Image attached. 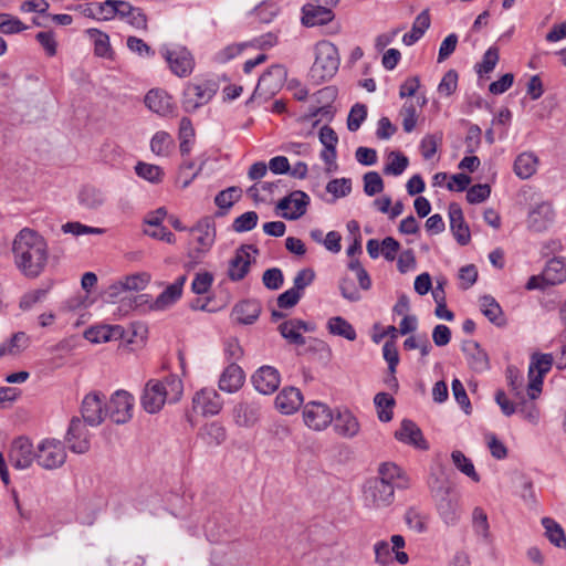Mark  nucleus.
Here are the masks:
<instances>
[{
  "instance_id": "nucleus-40",
  "label": "nucleus",
  "mask_w": 566,
  "mask_h": 566,
  "mask_svg": "<svg viewBox=\"0 0 566 566\" xmlns=\"http://www.w3.org/2000/svg\"><path fill=\"white\" fill-rule=\"evenodd\" d=\"M150 282V275L146 272L127 275L124 280L112 286L115 291H143Z\"/></svg>"
},
{
  "instance_id": "nucleus-10",
  "label": "nucleus",
  "mask_w": 566,
  "mask_h": 566,
  "mask_svg": "<svg viewBox=\"0 0 566 566\" xmlns=\"http://www.w3.org/2000/svg\"><path fill=\"white\" fill-rule=\"evenodd\" d=\"M84 423L91 427L99 426L106 418L105 395L101 391H91L84 396L81 405Z\"/></svg>"
},
{
  "instance_id": "nucleus-25",
  "label": "nucleus",
  "mask_w": 566,
  "mask_h": 566,
  "mask_svg": "<svg viewBox=\"0 0 566 566\" xmlns=\"http://www.w3.org/2000/svg\"><path fill=\"white\" fill-rule=\"evenodd\" d=\"M461 349L465 356L469 367L475 373H482L490 366L488 354L481 348L480 344L472 339L462 342Z\"/></svg>"
},
{
  "instance_id": "nucleus-22",
  "label": "nucleus",
  "mask_w": 566,
  "mask_h": 566,
  "mask_svg": "<svg viewBox=\"0 0 566 566\" xmlns=\"http://www.w3.org/2000/svg\"><path fill=\"white\" fill-rule=\"evenodd\" d=\"M244 560V552L239 543H230L216 547L211 553L214 566H240Z\"/></svg>"
},
{
  "instance_id": "nucleus-44",
  "label": "nucleus",
  "mask_w": 566,
  "mask_h": 566,
  "mask_svg": "<svg viewBox=\"0 0 566 566\" xmlns=\"http://www.w3.org/2000/svg\"><path fill=\"white\" fill-rule=\"evenodd\" d=\"M174 147L175 140L172 136L165 130L157 132L150 140V149L157 156H168Z\"/></svg>"
},
{
  "instance_id": "nucleus-31",
  "label": "nucleus",
  "mask_w": 566,
  "mask_h": 566,
  "mask_svg": "<svg viewBox=\"0 0 566 566\" xmlns=\"http://www.w3.org/2000/svg\"><path fill=\"white\" fill-rule=\"evenodd\" d=\"M329 6L325 4H306L303 7L302 22L306 27L325 25L332 22L335 18L334 12Z\"/></svg>"
},
{
  "instance_id": "nucleus-46",
  "label": "nucleus",
  "mask_w": 566,
  "mask_h": 566,
  "mask_svg": "<svg viewBox=\"0 0 566 566\" xmlns=\"http://www.w3.org/2000/svg\"><path fill=\"white\" fill-rule=\"evenodd\" d=\"M87 34L94 41V53L99 57H112L113 50L109 43V36L98 29H88Z\"/></svg>"
},
{
  "instance_id": "nucleus-26",
  "label": "nucleus",
  "mask_w": 566,
  "mask_h": 566,
  "mask_svg": "<svg viewBox=\"0 0 566 566\" xmlns=\"http://www.w3.org/2000/svg\"><path fill=\"white\" fill-rule=\"evenodd\" d=\"M450 229L460 245H467L471 241V232L467 224L461 207L452 202L449 205Z\"/></svg>"
},
{
  "instance_id": "nucleus-53",
  "label": "nucleus",
  "mask_w": 566,
  "mask_h": 566,
  "mask_svg": "<svg viewBox=\"0 0 566 566\" xmlns=\"http://www.w3.org/2000/svg\"><path fill=\"white\" fill-rule=\"evenodd\" d=\"M326 191L333 196V201L344 198L352 191V180L349 178L332 179L326 185Z\"/></svg>"
},
{
  "instance_id": "nucleus-62",
  "label": "nucleus",
  "mask_w": 566,
  "mask_h": 566,
  "mask_svg": "<svg viewBox=\"0 0 566 566\" xmlns=\"http://www.w3.org/2000/svg\"><path fill=\"white\" fill-rule=\"evenodd\" d=\"M213 283V275L210 272H199L196 274L192 283L191 291L195 294L201 295L209 292Z\"/></svg>"
},
{
  "instance_id": "nucleus-50",
  "label": "nucleus",
  "mask_w": 566,
  "mask_h": 566,
  "mask_svg": "<svg viewBox=\"0 0 566 566\" xmlns=\"http://www.w3.org/2000/svg\"><path fill=\"white\" fill-rule=\"evenodd\" d=\"M472 527L476 536L484 542L490 539V525L488 515L482 507L476 506L472 512Z\"/></svg>"
},
{
  "instance_id": "nucleus-61",
  "label": "nucleus",
  "mask_w": 566,
  "mask_h": 566,
  "mask_svg": "<svg viewBox=\"0 0 566 566\" xmlns=\"http://www.w3.org/2000/svg\"><path fill=\"white\" fill-rule=\"evenodd\" d=\"M382 356L388 364L389 374H396V368L399 364V353L395 340H387L382 346Z\"/></svg>"
},
{
  "instance_id": "nucleus-28",
  "label": "nucleus",
  "mask_w": 566,
  "mask_h": 566,
  "mask_svg": "<svg viewBox=\"0 0 566 566\" xmlns=\"http://www.w3.org/2000/svg\"><path fill=\"white\" fill-rule=\"evenodd\" d=\"M303 403V395L295 387L283 388L275 397V408L283 415H292Z\"/></svg>"
},
{
  "instance_id": "nucleus-1",
  "label": "nucleus",
  "mask_w": 566,
  "mask_h": 566,
  "mask_svg": "<svg viewBox=\"0 0 566 566\" xmlns=\"http://www.w3.org/2000/svg\"><path fill=\"white\" fill-rule=\"evenodd\" d=\"M13 262L29 279H35L44 271L49 260V247L43 235L30 228L21 229L12 242Z\"/></svg>"
},
{
  "instance_id": "nucleus-36",
  "label": "nucleus",
  "mask_w": 566,
  "mask_h": 566,
  "mask_svg": "<svg viewBox=\"0 0 566 566\" xmlns=\"http://www.w3.org/2000/svg\"><path fill=\"white\" fill-rule=\"evenodd\" d=\"M544 281L547 285H556L566 281V259L553 258L544 269Z\"/></svg>"
},
{
  "instance_id": "nucleus-21",
  "label": "nucleus",
  "mask_w": 566,
  "mask_h": 566,
  "mask_svg": "<svg viewBox=\"0 0 566 566\" xmlns=\"http://www.w3.org/2000/svg\"><path fill=\"white\" fill-rule=\"evenodd\" d=\"M250 251L259 252L253 244H243L235 251L234 256L229 262L228 275L231 281H241L249 273L251 264Z\"/></svg>"
},
{
  "instance_id": "nucleus-8",
  "label": "nucleus",
  "mask_w": 566,
  "mask_h": 566,
  "mask_svg": "<svg viewBox=\"0 0 566 566\" xmlns=\"http://www.w3.org/2000/svg\"><path fill=\"white\" fill-rule=\"evenodd\" d=\"M66 460L64 444L56 439H44L36 448V463L45 470L62 467Z\"/></svg>"
},
{
  "instance_id": "nucleus-9",
  "label": "nucleus",
  "mask_w": 566,
  "mask_h": 566,
  "mask_svg": "<svg viewBox=\"0 0 566 566\" xmlns=\"http://www.w3.org/2000/svg\"><path fill=\"white\" fill-rule=\"evenodd\" d=\"M160 53L168 63L171 72L177 76L185 77L192 72L195 61L187 48L181 45H163L160 48Z\"/></svg>"
},
{
  "instance_id": "nucleus-42",
  "label": "nucleus",
  "mask_w": 566,
  "mask_h": 566,
  "mask_svg": "<svg viewBox=\"0 0 566 566\" xmlns=\"http://www.w3.org/2000/svg\"><path fill=\"white\" fill-rule=\"evenodd\" d=\"M542 525L545 530L547 539L559 548H566V535L563 527L551 517H543Z\"/></svg>"
},
{
  "instance_id": "nucleus-57",
  "label": "nucleus",
  "mask_w": 566,
  "mask_h": 566,
  "mask_svg": "<svg viewBox=\"0 0 566 566\" xmlns=\"http://www.w3.org/2000/svg\"><path fill=\"white\" fill-rule=\"evenodd\" d=\"M499 62V49L496 46L489 48L483 54L482 61L475 65L476 72L482 74H489L494 70Z\"/></svg>"
},
{
  "instance_id": "nucleus-35",
  "label": "nucleus",
  "mask_w": 566,
  "mask_h": 566,
  "mask_svg": "<svg viewBox=\"0 0 566 566\" xmlns=\"http://www.w3.org/2000/svg\"><path fill=\"white\" fill-rule=\"evenodd\" d=\"M261 313V305L254 300H244L239 302L232 310V315L240 324L254 323Z\"/></svg>"
},
{
  "instance_id": "nucleus-11",
  "label": "nucleus",
  "mask_w": 566,
  "mask_h": 566,
  "mask_svg": "<svg viewBox=\"0 0 566 566\" xmlns=\"http://www.w3.org/2000/svg\"><path fill=\"white\" fill-rule=\"evenodd\" d=\"M9 463L17 470H25L36 461V450L33 443L27 437L15 438L9 448Z\"/></svg>"
},
{
  "instance_id": "nucleus-20",
  "label": "nucleus",
  "mask_w": 566,
  "mask_h": 566,
  "mask_svg": "<svg viewBox=\"0 0 566 566\" xmlns=\"http://www.w3.org/2000/svg\"><path fill=\"white\" fill-rule=\"evenodd\" d=\"M65 440L69 449L74 453H86L90 450V432L80 418L75 417L71 420Z\"/></svg>"
},
{
  "instance_id": "nucleus-58",
  "label": "nucleus",
  "mask_w": 566,
  "mask_h": 566,
  "mask_svg": "<svg viewBox=\"0 0 566 566\" xmlns=\"http://www.w3.org/2000/svg\"><path fill=\"white\" fill-rule=\"evenodd\" d=\"M405 521L409 528L417 533H423L427 530V516L415 507L407 510Z\"/></svg>"
},
{
  "instance_id": "nucleus-56",
  "label": "nucleus",
  "mask_w": 566,
  "mask_h": 566,
  "mask_svg": "<svg viewBox=\"0 0 566 566\" xmlns=\"http://www.w3.org/2000/svg\"><path fill=\"white\" fill-rule=\"evenodd\" d=\"M367 117V107L365 104L356 103L349 111L347 117V128L349 132H356Z\"/></svg>"
},
{
  "instance_id": "nucleus-33",
  "label": "nucleus",
  "mask_w": 566,
  "mask_h": 566,
  "mask_svg": "<svg viewBox=\"0 0 566 566\" xmlns=\"http://www.w3.org/2000/svg\"><path fill=\"white\" fill-rule=\"evenodd\" d=\"M480 310L482 314L496 327H504L507 324L504 312L497 301L491 295L480 297Z\"/></svg>"
},
{
  "instance_id": "nucleus-37",
  "label": "nucleus",
  "mask_w": 566,
  "mask_h": 566,
  "mask_svg": "<svg viewBox=\"0 0 566 566\" xmlns=\"http://www.w3.org/2000/svg\"><path fill=\"white\" fill-rule=\"evenodd\" d=\"M286 78V70L283 65H271L259 78L258 86H264L268 91H275L282 86Z\"/></svg>"
},
{
  "instance_id": "nucleus-48",
  "label": "nucleus",
  "mask_w": 566,
  "mask_h": 566,
  "mask_svg": "<svg viewBox=\"0 0 566 566\" xmlns=\"http://www.w3.org/2000/svg\"><path fill=\"white\" fill-rule=\"evenodd\" d=\"M374 403L377 408L378 419L381 422H389L392 419L394 397L387 392H378L374 398Z\"/></svg>"
},
{
  "instance_id": "nucleus-5",
  "label": "nucleus",
  "mask_w": 566,
  "mask_h": 566,
  "mask_svg": "<svg viewBox=\"0 0 566 566\" xmlns=\"http://www.w3.org/2000/svg\"><path fill=\"white\" fill-rule=\"evenodd\" d=\"M315 61L311 67V76L317 83L331 80L338 71L340 57L335 44L318 41L314 45Z\"/></svg>"
},
{
  "instance_id": "nucleus-19",
  "label": "nucleus",
  "mask_w": 566,
  "mask_h": 566,
  "mask_svg": "<svg viewBox=\"0 0 566 566\" xmlns=\"http://www.w3.org/2000/svg\"><path fill=\"white\" fill-rule=\"evenodd\" d=\"M332 423L334 432L344 439H354L360 432L358 418L347 408H337Z\"/></svg>"
},
{
  "instance_id": "nucleus-54",
  "label": "nucleus",
  "mask_w": 566,
  "mask_h": 566,
  "mask_svg": "<svg viewBox=\"0 0 566 566\" xmlns=\"http://www.w3.org/2000/svg\"><path fill=\"white\" fill-rule=\"evenodd\" d=\"M258 221L259 216L255 211H247L233 220L232 229L238 233L248 232L258 226Z\"/></svg>"
},
{
  "instance_id": "nucleus-17",
  "label": "nucleus",
  "mask_w": 566,
  "mask_h": 566,
  "mask_svg": "<svg viewBox=\"0 0 566 566\" xmlns=\"http://www.w3.org/2000/svg\"><path fill=\"white\" fill-rule=\"evenodd\" d=\"M223 407V400L213 388H202L192 397V409L205 417L218 415Z\"/></svg>"
},
{
  "instance_id": "nucleus-3",
  "label": "nucleus",
  "mask_w": 566,
  "mask_h": 566,
  "mask_svg": "<svg viewBox=\"0 0 566 566\" xmlns=\"http://www.w3.org/2000/svg\"><path fill=\"white\" fill-rule=\"evenodd\" d=\"M189 232L192 239L188 242L187 261L184 264L188 271L199 265L208 255L216 242L217 230L214 221L206 217L191 227Z\"/></svg>"
},
{
  "instance_id": "nucleus-6",
  "label": "nucleus",
  "mask_w": 566,
  "mask_h": 566,
  "mask_svg": "<svg viewBox=\"0 0 566 566\" xmlns=\"http://www.w3.org/2000/svg\"><path fill=\"white\" fill-rule=\"evenodd\" d=\"M395 499V486L384 480L371 478L366 481L363 490V500L366 507L382 509L389 506Z\"/></svg>"
},
{
  "instance_id": "nucleus-55",
  "label": "nucleus",
  "mask_w": 566,
  "mask_h": 566,
  "mask_svg": "<svg viewBox=\"0 0 566 566\" xmlns=\"http://www.w3.org/2000/svg\"><path fill=\"white\" fill-rule=\"evenodd\" d=\"M30 344V338L24 332L14 333L11 338L3 343L6 355H17L24 350Z\"/></svg>"
},
{
  "instance_id": "nucleus-47",
  "label": "nucleus",
  "mask_w": 566,
  "mask_h": 566,
  "mask_svg": "<svg viewBox=\"0 0 566 566\" xmlns=\"http://www.w3.org/2000/svg\"><path fill=\"white\" fill-rule=\"evenodd\" d=\"M135 174L148 182L160 184L164 179V170L161 167L144 161H138L135 165Z\"/></svg>"
},
{
  "instance_id": "nucleus-60",
  "label": "nucleus",
  "mask_w": 566,
  "mask_h": 566,
  "mask_svg": "<svg viewBox=\"0 0 566 566\" xmlns=\"http://www.w3.org/2000/svg\"><path fill=\"white\" fill-rule=\"evenodd\" d=\"M364 192L373 197L384 190V181L377 171H368L364 175Z\"/></svg>"
},
{
  "instance_id": "nucleus-2",
  "label": "nucleus",
  "mask_w": 566,
  "mask_h": 566,
  "mask_svg": "<svg viewBox=\"0 0 566 566\" xmlns=\"http://www.w3.org/2000/svg\"><path fill=\"white\" fill-rule=\"evenodd\" d=\"M184 392L182 380L176 375H169L163 380L150 379L145 385L140 396V405L148 413L159 412L166 402L179 401Z\"/></svg>"
},
{
  "instance_id": "nucleus-24",
  "label": "nucleus",
  "mask_w": 566,
  "mask_h": 566,
  "mask_svg": "<svg viewBox=\"0 0 566 566\" xmlns=\"http://www.w3.org/2000/svg\"><path fill=\"white\" fill-rule=\"evenodd\" d=\"M395 437L400 442L412 446L419 450H428L429 444L423 438L420 428L411 420L401 421L400 428L396 431Z\"/></svg>"
},
{
  "instance_id": "nucleus-52",
  "label": "nucleus",
  "mask_w": 566,
  "mask_h": 566,
  "mask_svg": "<svg viewBox=\"0 0 566 566\" xmlns=\"http://www.w3.org/2000/svg\"><path fill=\"white\" fill-rule=\"evenodd\" d=\"M182 291L179 285H168L156 298L155 307L157 310H165L175 304L181 297Z\"/></svg>"
},
{
  "instance_id": "nucleus-34",
  "label": "nucleus",
  "mask_w": 566,
  "mask_h": 566,
  "mask_svg": "<svg viewBox=\"0 0 566 566\" xmlns=\"http://www.w3.org/2000/svg\"><path fill=\"white\" fill-rule=\"evenodd\" d=\"M146 106L159 115H168L172 112V99L165 91L150 90L145 96Z\"/></svg>"
},
{
  "instance_id": "nucleus-18",
  "label": "nucleus",
  "mask_w": 566,
  "mask_h": 566,
  "mask_svg": "<svg viewBox=\"0 0 566 566\" xmlns=\"http://www.w3.org/2000/svg\"><path fill=\"white\" fill-rule=\"evenodd\" d=\"M555 211L549 201H542L531 207L527 213V228L533 232H544L554 223Z\"/></svg>"
},
{
  "instance_id": "nucleus-49",
  "label": "nucleus",
  "mask_w": 566,
  "mask_h": 566,
  "mask_svg": "<svg viewBox=\"0 0 566 566\" xmlns=\"http://www.w3.org/2000/svg\"><path fill=\"white\" fill-rule=\"evenodd\" d=\"M451 460L454 467L464 475L470 478L474 482L480 481V475L476 473L475 468L471 459L460 450H454L451 453Z\"/></svg>"
},
{
  "instance_id": "nucleus-38",
  "label": "nucleus",
  "mask_w": 566,
  "mask_h": 566,
  "mask_svg": "<svg viewBox=\"0 0 566 566\" xmlns=\"http://www.w3.org/2000/svg\"><path fill=\"white\" fill-rule=\"evenodd\" d=\"M429 27H430V14H429L428 10H423L416 17V19L412 23L411 30L403 34V36H402L403 44L407 46L413 45L417 41H419L423 36V34L429 29Z\"/></svg>"
},
{
  "instance_id": "nucleus-51",
  "label": "nucleus",
  "mask_w": 566,
  "mask_h": 566,
  "mask_svg": "<svg viewBox=\"0 0 566 566\" xmlns=\"http://www.w3.org/2000/svg\"><path fill=\"white\" fill-rule=\"evenodd\" d=\"M409 159L400 151H391L388 155V163L384 167V174L388 176H400L408 167Z\"/></svg>"
},
{
  "instance_id": "nucleus-27",
  "label": "nucleus",
  "mask_w": 566,
  "mask_h": 566,
  "mask_svg": "<svg viewBox=\"0 0 566 566\" xmlns=\"http://www.w3.org/2000/svg\"><path fill=\"white\" fill-rule=\"evenodd\" d=\"M313 326L305 321L292 318L279 325V332L290 344L303 346L306 340L302 332H311Z\"/></svg>"
},
{
  "instance_id": "nucleus-32",
  "label": "nucleus",
  "mask_w": 566,
  "mask_h": 566,
  "mask_svg": "<svg viewBox=\"0 0 566 566\" xmlns=\"http://www.w3.org/2000/svg\"><path fill=\"white\" fill-rule=\"evenodd\" d=\"M379 476L376 480L394 484L397 489H407L409 486V478L400 467L392 462H384L378 468Z\"/></svg>"
},
{
  "instance_id": "nucleus-30",
  "label": "nucleus",
  "mask_w": 566,
  "mask_h": 566,
  "mask_svg": "<svg viewBox=\"0 0 566 566\" xmlns=\"http://www.w3.org/2000/svg\"><path fill=\"white\" fill-rule=\"evenodd\" d=\"M125 331L120 325L92 326L84 333V337L94 344L118 340L124 337Z\"/></svg>"
},
{
  "instance_id": "nucleus-14",
  "label": "nucleus",
  "mask_w": 566,
  "mask_h": 566,
  "mask_svg": "<svg viewBox=\"0 0 566 566\" xmlns=\"http://www.w3.org/2000/svg\"><path fill=\"white\" fill-rule=\"evenodd\" d=\"M553 356L551 354H539L532 357L528 376L531 378L527 392L531 399H535L542 390L543 377L551 370Z\"/></svg>"
},
{
  "instance_id": "nucleus-13",
  "label": "nucleus",
  "mask_w": 566,
  "mask_h": 566,
  "mask_svg": "<svg viewBox=\"0 0 566 566\" xmlns=\"http://www.w3.org/2000/svg\"><path fill=\"white\" fill-rule=\"evenodd\" d=\"M217 93L213 84H188L184 91L182 108L191 113L207 104Z\"/></svg>"
},
{
  "instance_id": "nucleus-45",
  "label": "nucleus",
  "mask_w": 566,
  "mask_h": 566,
  "mask_svg": "<svg viewBox=\"0 0 566 566\" xmlns=\"http://www.w3.org/2000/svg\"><path fill=\"white\" fill-rule=\"evenodd\" d=\"M327 328L331 334L342 336L347 340H355L357 337L353 325L342 316H334L328 319Z\"/></svg>"
},
{
  "instance_id": "nucleus-29",
  "label": "nucleus",
  "mask_w": 566,
  "mask_h": 566,
  "mask_svg": "<svg viewBox=\"0 0 566 566\" xmlns=\"http://www.w3.org/2000/svg\"><path fill=\"white\" fill-rule=\"evenodd\" d=\"M245 375L243 369L235 363L224 368L219 378V389L228 392H237L244 384Z\"/></svg>"
},
{
  "instance_id": "nucleus-4",
  "label": "nucleus",
  "mask_w": 566,
  "mask_h": 566,
  "mask_svg": "<svg viewBox=\"0 0 566 566\" xmlns=\"http://www.w3.org/2000/svg\"><path fill=\"white\" fill-rule=\"evenodd\" d=\"M438 513L447 525H455L461 516L460 497L448 481L434 479L429 482Z\"/></svg>"
},
{
  "instance_id": "nucleus-16",
  "label": "nucleus",
  "mask_w": 566,
  "mask_h": 566,
  "mask_svg": "<svg viewBox=\"0 0 566 566\" xmlns=\"http://www.w3.org/2000/svg\"><path fill=\"white\" fill-rule=\"evenodd\" d=\"M262 409L259 400H242L232 409L233 421L240 428H252L261 420Z\"/></svg>"
},
{
  "instance_id": "nucleus-43",
  "label": "nucleus",
  "mask_w": 566,
  "mask_h": 566,
  "mask_svg": "<svg viewBox=\"0 0 566 566\" xmlns=\"http://www.w3.org/2000/svg\"><path fill=\"white\" fill-rule=\"evenodd\" d=\"M78 200L87 209H97L105 203L106 196L101 189L86 186L80 191Z\"/></svg>"
},
{
  "instance_id": "nucleus-41",
  "label": "nucleus",
  "mask_w": 566,
  "mask_h": 566,
  "mask_svg": "<svg viewBox=\"0 0 566 566\" xmlns=\"http://www.w3.org/2000/svg\"><path fill=\"white\" fill-rule=\"evenodd\" d=\"M537 167V157L533 153H522L514 161V172L522 179L532 177Z\"/></svg>"
},
{
  "instance_id": "nucleus-12",
  "label": "nucleus",
  "mask_w": 566,
  "mask_h": 566,
  "mask_svg": "<svg viewBox=\"0 0 566 566\" xmlns=\"http://www.w3.org/2000/svg\"><path fill=\"white\" fill-rule=\"evenodd\" d=\"M304 423L314 431H324L334 419V411L324 402L310 401L303 409Z\"/></svg>"
},
{
  "instance_id": "nucleus-63",
  "label": "nucleus",
  "mask_w": 566,
  "mask_h": 566,
  "mask_svg": "<svg viewBox=\"0 0 566 566\" xmlns=\"http://www.w3.org/2000/svg\"><path fill=\"white\" fill-rule=\"evenodd\" d=\"M127 48L142 57H154L156 52L143 39L137 36H128L126 41Z\"/></svg>"
},
{
  "instance_id": "nucleus-15",
  "label": "nucleus",
  "mask_w": 566,
  "mask_h": 566,
  "mask_svg": "<svg viewBox=\"0 0 566 566\" xmlns=\"http://www.w3.org/2000/svg\"><path fill=\"white\" fill-rule=\"evenodd\" d=\"M310 202L311 199L306 192L294 190L277 202L276 209L283 211L282 217L284 219L297 220L306 213Z\"/></svg>"
},
{
  "instance_id": "nucleus-7",
  "label": "nucleus",
  "mask_w": 566,
  "mask_h": 566,
  "mask_svg": "<svg viewBox=\"0 0 566 566\" xmlns=\"http://www.w3.org/2000/svg\"><path fill=\"white\" fill-rule=\"evenodd\" d=\"M134 405V396L124 389H118L106 402V417L116 424L127 423L133 418Z\"/></svg>"
},
{
  "instance_id": "nucleus-23",
  "label": "nucleus",
  "mask_w": 566,
  "mask_h": 566,
  "mask_svg": "<svg viewBox=\"0 0 566 566\" xmlns=\"http://www.w3.org/2000/svg\"><path fill=\"white\" fill-rule=\"evenodd\" d=\"M281 382V375L275 367L262 366L252 376V384L254 388L263 394L271 395L279 388Z\"/></svg>"
},
{
  "instance_id": "nucleus-59",
  "label": "nucleus",
  "mask_w": 566,
  "mask_h": 566,
  "mask_svg": "<svg viewBox=\"0 0 566 566\" xmlns=\"http://www.w3.org/2000/svg\"><path fill=\"white\" fill-rule=\"evenodd\" d=\"M241 197V189L238 187H229L220 191L216 198L214 203L220 209H229Z\"/></svg>"
},
{
  "instance_id": "nucleus-64",
  "label": "nucleus",
  "mask_w": 566,
  "mask_h": 566,
  "mask_svg": "<svg viewBox=\"0 0 566 566\" xmlns=\"http://www.w3.org/2000/svg\"><path fill=\"white\" fill-rule=\"evenodd\" d=\"M262 282L269 290L276 291L281 289L284 283V276L281 269L272 268L264 271Z\"/></svg>"
},
{
  "instance_id": "nucleus-39",
  "label": "nucleus",
  "mask_w": 566,
  "mask_h": 566,
  "mask_svg": "<svg viewBox=\"0 0 566 566\" xmlns=\"http://www.w3.org/2000/svg\"><path fill=\"white\" fill-rule=\"evenodd\" d=\"M199 437L207 446L218 447L226 441L227 430L221 423L213 421L200 429Z\"/></svg>"
}]
</instances>
